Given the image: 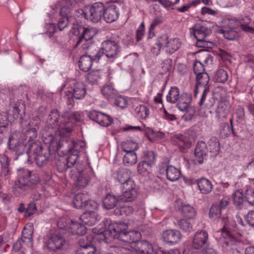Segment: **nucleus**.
<instances>
[{
  "mask_svg": "<svg viewBox=\"0 0 254 254\" xmlns=\"http://www.w3.org/2000/svg\"><path fill=\"white\" fill-rule=\"evenodd\" d=\"M21 127V131L13 132L9 137L7 143L8 149L15 152L17 155L27 151L29 146L40 142L35 140L37 136L35 128H27L25 126Z\"/></svg>",
  "mask_w": 254,
  "mask_h": 254,
  "instance_id": "f257e3e1",
  "label": "nucleus"
},
{
  "mask_svg": "<svg viewBox=\"0 0 254 254\" xmlns=\"http://www.w3.org/2000/svg\"><path fill=\"white\" fill-rule=\"evenodd\" d=\"M40 182L39 175L27 169H20L18 171L17 181L13 186L16 194H21L29 187H33Z\"/></svg>",
  "mask_w": 254,
  "mask_h": 254,
  "instance_id": "f03ea898",
  "label": "nucleus"
},
{
  "mask_svg": "<svg viewBox=\"0 0 254 254\" xmlns=\"http://www.w3.org/2000/svg\"><path fill=\"white\" fill-rule=\"evenodd\" d=\"M57 226L59 229L64 230L72 235L83 236L87 232V229L84 225L66 216L62 217L58 220Z\"/></svg>",
  "mask_w": 254,
  "mask_h": 254,
  "instance_id": "7ed1b4c3",
  "label": "nucleus"
},
{
  "mask_svg": "<svg viewBox=\"0 0 254 254\" xmlns=\"http://www.w3.org/2000/svg\"><path fill=\"white\" fill-rule=\"evenodd\" d=\"M29 147L27 151L25 153L34 155V160L38 166L43 167L48 163L50 157L49 148H43L40 142L31 145Z\"/></svg>",
  "mask_w": 254,
  "mask_h": 254,
  "instance_id": "20e7f679",
  "label": "nucleus"
},
{
  "mask_svg": "<svg viewBox=\"0 0 254 254\" xmlns=\"http://www.w3.org/2000/svg\"><path fill=\"white\" fill-rule=\"evenodd\" d=\"M119 53L120 46L118 42L113 40H105L102 43L101 48L95 55V60L99 61L103 55H105L108 59L113 61L117 58Z\"/></svg>",
  "mask_w": 254,
  "mask_h": 254,
  "instance_id": "39448f33",
  "label": "nucleus"
},
{
  "mask_svg": "<svg viewBox=\"0 0 254 254\" xmlns=\"http://www.w3.org/2000/svg\"><path fill=\"white\" fill-rule=\"evenodd\" d=\"M211 33V30L203 23H196L192 28L190 34H192L200 47L210 48L213 45L209 41L208 36Z\"/></svg>",
  "mask_w": 254,
  "mask_h": 254,
  "instance_id": "423d86ee",
  "label": "nucleus"
},
{
  "mask_svg": "<svg viewBox=\"0 0 254 254\" xmlns=\"http://www.w3.org/2000/svg\"><path fill=\"white\" fill-rule=\"evenodd\" d=\"M210 78L207 73L196 76L195 86L194 90V96L196 98L199 92H202L201 99L199 104L202 105L204 103L207 94L210 91Z\"/></svg>",
  "mask_w": 254,
  "mask_h": 254,
  "instance_id": "0eeeda50",
  "label": "nucleus"
},
{
  "mask_svg": "<svg viewBox=\"0 0 254 254\" xmlns=\"http://www.w3.org/2000/svg\"><path fill=\"white\" fill-rule=\"evenodd\" d=\"M66 241L62 233L55 231L47 236L45 242V247L51 252L62 250Z\"/></svg>",
  "mask_w": 254,
  "mask_h": 254,
  "instance_id": "6e6552de",
  "label": "nucleus"
},
{
  "mask_svg": "<svg viewBox=\"0 0 254 254\" xmlns=\"http://www.w3.org/2000/svg\"><path fill=\"white\" fill-rule=\"evenodd\" d=\"M103 11L104 4L101 2H96L92 5H87V20L94 23L98 22L103 16Z\"/></svg>",
  "mask_w": 254,
  "mask_h": 254,
  "instance_id": "1a4fd4ad",
  "label": "nucleus"
},
{
  "mask_svg": "<svg viewBox=\"0 0 254 254\" xmlns=\"http://www.w3.org/2000/svg\"><path fill=\"white\" fill-rule=\"evenodd\" d=\"M208 235L206 231L201 230L196 232L193 238L191 246L196 250L205 249L208 245Z\"/></svg>",
  "mask_w": 254,
  "mask_h": 254,
  "instance_id": "9d476101",
  "label": "nucleus"
},
{
  "mask_svg": "<svg viewBox=\"0 0 254 254\" xmlns=\"http://www.w3.org/2000/svg\"><path fill=\"white\" fill-rule=\"evenodd\" d=\"M69 92L75 99L81 100L86 94L85 84L82 81L73 80L70 83Z\"/></svg>",
  "mask_w": 254,
  "mask_h": 254,
  "instance_id": "9b49d317",
  "label": "nucleus"
},
{
  "mask_svg": "<svg viewBox=\"0 0 254 254\" xmlns=\"http://www.w3.org/2000/svg\"><path fill=\"white\" fill-rule=\"evenodd\" d=\"M162 239L166 244L174 245L179 243L182 239V235L179 230L168 229L162 233Z\"/></svg>",
  "mask_w": 254,
  "mask_h": 254,
  "instance_id": "f8f14e48",
  "label": "nucleus"
},
{
  "mask_svg": "<svg viewBox=\"0 0 254 254\" xmlns=\"http://www.w3.org/2000/svg\"><path fill=\"white\" fill-rule=\"evenodd\" d=\"M88 116L91 120L104 127H108L113 122V119L110 116L95 110L89 112Z\"/></svg>",
  "mask_w": 254,
  "mask_h": 254,
  "instance_id": "ddd939ff",
  "label": "nucleus"
},
{
  "mask_svg": "<svg viewBox=\"0 0 254 254\" xmlns=\"http://www.w3.org/2000/svg\"><path fill=\"white\" fill-rule=\"evenodd\" d=\"M190 102V97L189 95L181 94L180 99L177 102V106L180 111L186 112V113L188 114L189 118L191 119L195 113V110L193 107L189 106Z\"/></svg>",
  "mask_w": 254,
  "mask_h": 254,
  "instance_id": "4468645a",
  "label": "nucleus"
},
{
  "mask_svg": "<svg viewBox=\"0 0 254 254\" xmlns=\"http://www.w3.org/2000/svg\"><path fill=\"white\" fill-rule=\"evenodd\" d=\"M74 124L69 121L65 116H62L60 124L58 125L57 130L60 137H67L71 133Z\"/></svg>",
  "mask_w": 254,
  "mask_h": 254,
  "instance_id": "2eb2a0df",
  "label": "nucleus"
},
{
  "mask_svg": "<svg viewBox=\"0 0 254 254\" xmlns=\"http://www.w3.org/2000/svg\"><path fill=\"white\" fill-rule=\"evenodd\" d=\"M25 104L23 101L16 102L12 107V110L7 112L9 118H11L13 121L20 118V122L24 121L23 115H25Z\"/></svg>",
  "mask_w": 254,
  "mask_h": 254,
  "instance_id": "dca6fc26",
  "label": "nucleus"
},
{
  "mask_svg": "<svg viewBox=\"0 0 254 254\" xmlns=\"http://www.w3.org/2000/svg\"><path fill=\"white\" fill-rule=\"evenodd\" d=\"M119 8L115 4H111L107 7L104 6L103 16L108 23H112L117 20L119 16Z\"/></svg>",
  "mask_w": 254,
  "mask_h": 254,
  "instance_id": "f3484780",
  "label": "nucleus"
},
{
  "mask_svg": "<svg viewBox=\"0 0 254 254\" xmlns=\"http://www.w3.org/2000/svg\"><path fill=\"white\" fill-rule=\"evenodd\" d=\"M173 143L178 146L181 150L190 148L191 145V140L189 136L185 134H176L172 138Z\"/></svg>",
  "mask_w": 254,
  "mask_h": 254,
  "instance_id": "a211bd4d",
  "label": "nucleus"
},
{
  "mask_svg": "<svg viewBox=\"0 0 254 254\" xmlns=\"http://www.w3.org/2000/svg\"><path fill=\"white\" fill-rule=\"evenodd\" d=\"M140 238L141 234L137 231L122 232L120 235L117 236L118 239L127 243H137Z\"/></svg>",
  "mask_w": 254,
  "mask_h": 254,
  "instance_id": "6ab92c4d",
  "label": "nucleus"
},
{
  "mask_svg": "<svg viewBox=\"0 0 254 254\" xmlns=\"http://www.w3.org/2000/svg\"><path fill=\"white\" fill-rule=\"evenodd\" d=\"M80 30H82L81 35L78 38L75 47L78 46L81 42L90 40L97 34L96 29L92 27H80L79 31Z\"/></svg>",
  "mask_w": 254,
  "mask_h": 254,
  "instance_id": "aec40b11",
  "label": "nucleus"
},
{
  "mask_svg": "<svg viewBox=\"0 0 254 254\" xmlns=\"http://www.w3.org/2000/svg\"><path fill=\"white\" fill-rule=\"evenodd\" d=\"M43 137L44 143L48 145L49 148L58 151L61 148L60 137H56L52 134L47 133Z\"/></svg>",
  "mask_w": 254,
  "mask_h": 254,
  "instance_id": "412c9836",
  "label": "nucleus"
},
{
  "mask_svg": "<svg viewBox=\"0 0 254 254\" xmlns=\"http://www.w3.org/2000/svg\"><path fill=\"white\" fill-rule=\"evenodd\" d=\"M71 9L68 5L63 6L60 13V18L58 20V27L60 31L67 26L68 23V15L70 13Z\"/></svg>",
  "mask_w": 254,
  "mask_h": 254,
  "instance_id": "4be33fe9",
  "label": "nucleus"
},
{
  "mask_svg": "<svg viewBox=\"0 0 254 254\" xmlns=\"http://www.w3.org/2000/svg\"><path fill=\"white\" fill-rule=\"evenodd\" d=\"M80 219L85 224L92 226L99 221L100 217L95 211L89 210L84 212Z\"/></svg>",
  "mask_w": 254,
  "mask_h": 254,
  "instance_id": "5701e85b",
  "label": "nucleus"
},
{
  "mask_svg": "<svg viewBox=\"0 0 254 254\" xmlns=\"http://www.w3.org/2000/svg\"><path fill=\"white\" fill-rule=\"evenodd\" d=\"M208 149L206 143L202 141H198L194 150L195 159L199 163L203 162L204 158L206 156Z\"/></svg>",
  "mask_w": 254,
  "mask_h": 254,
  "instance_id": "b1692460",
  "label": "nucleus"
},
{
  "mask_svg": "<svg viewBox=\"0 0 254 254\" xmlns=\"http://www.w3.org/2000/svg\"><path fill=\"white\" fill-rule=\"evenodd\" d=\"M122 194L119 195V199L122 202H131L136 197L137 191L136 188H121Z\"/></svg>",
  "mask_w": 254,
  "mask_h": 254,
  "instance_id": "393cba45",
  "label": "nucleus"
},
{
  "mask_svg": "<svg viewBox=\"0 0 254 254\" xmlns=\"http://www.w3.org/2000/svg\"><path fill=\"white\" fill-rule=\"evenodd\" d=\"M60 113L57 109L51 111L46 121V126L49 128L56 129L60 124Z\"/></svg>",
  "mask_w": 254,
  "mask_h": 254,
  "instance_id": "a878e982",
  "label": "nucleus"
},
{
  "mask_svg": "<svg viewBox=\"0 0 254 254\" xmlns=\"http://www.w3.org/2000/svg\"><path fill=\"white\" fill-rule=\"evenodd\" d=\"M231 106L229 102L226 100L220 101L215 111L216 117L219 120H222L226 118L230 112Z\"/></svg>",
  "mask_w": 254,
  "mask_h": 254,
  "instance_id": "bb28decb",
  "label": "nucleus"
},
{
  "mask_svg": "<svg viewBox=\"0 0 254 254\" xmlns=\"http://www.w3.org/2000/svg\"><path fill=\"white\" fill-rule=\"evenodd\" d=\"M93 61L97 62L95 60V56L85 54L81 56L78 62L80 69L84 72L88 71L91 68Z\"/></svg>",
  "mask_w": 254,
  "mask_h": 254,
  "instance_id": "cd10ccee",
  "label": "nucleus"
},
{
  "mask_svg": "<svg viewBox=\"0 0 254 254\" xmlns=\"http://www.w3.org/2000/svg\"><path fill=\"white\" fill-rule=\"evenodd\" d=\"M113 177L121 185L132 177V174L129 170L120 168L113 174Z\"/></svg>",
  "mask_w": 254,
  "mask_h": 254,
  "instance_id": "c85d7f7f",
  "label": "nucleus"
},
{
  "mask_svg": "<svg viewBox=\"0 0 254 254\" xmlns=\"http://www.w3.org/2000/svg\"><path fill=\"white\" fill-rule=\"evenodd\" d=\"M162 170L163 169L161 168L160 172H162ZM163 171L166 172L167 179L172 182L179 180L181 175V171L172 165L168 166L163 169Z\"/></svg>",
  "mask_w": 254,
  "mask_h": 254,
  "instance_id": "c756f323",
  "label": "nucleus"
},
{
  "mask_svg": "<svg viewBox=\"0 0 254 254\" xmlns=\"http://www.w3.org/2000/svg\"><path fill=\"white\" fill-rule=\"evenodd\" d=\"M119 199V195L117 197L116 195L108 193L103 199V206L107 210H110L114 208L116 205Z\"/></svg>",
  "mask_w": 254,
  "mask_h": 254,
  "instance_id": "7c9ffc66",
  "label": "nucleus"
},
{
  "mask_svg": "<svg viewBox=\"0 0 254 254\" xmlns=\"http://www.w3.org/2000/svg\"><path fill=\"white\" fill-rule=\"evenodd\" d=\"M233 200L234 204L237 209L241 210L244 207L246 201L244 197L242 190H236L233 193Z\"/></svg>",
  "mask_w": 254,
  "mask_h": 254,
  "instance_id": "2f4dec72",
  "label": "nucleus"
},
{
  "mask_svg": "<svg viewBox=\"0 0 254 254\" xmlns=\"http://www.w3.org/2000/svg\"><path fill=\"white\" fill-rule=\"evenodd\" d=\"M90 181L89 174L85 171L79 172L76 176V184L79 188L86 187Z\"/></svg>",
  "mask_w": 254,
  "mask_h": 254,
  "instance_id": "473e14b6",
  "label": "nucleus"
},
{
  "mask_svg": "<svg viewBox=\"0 0 254 254\" xmlns=\"http://www.w3.org/2000/svg\"><path fill=\"white\" fill-rule=\"evenodd\" d=\"M198 187L202 193L207 194L209 193L212 189V184L208 180L202 178L197 181Z\"/></svg>",
  "mask_w": 254,
  "mask_h": 254,
  "instance_id": "72a5a7b5",
  "label": "nucleus"
},
{
  "mask_svg": "<svg viewBox=\"0 0 254 254\" xmlns=\"http://www.w3.org/2000/svg\"><path fill=\"white\" fill-rule=\"evenodd\" d=\"M88 199L89 197L87 194H77L73 199V204L74 207L76 208H84L85 203Z\"/></svg>",
  "mask_w": 254,
  "mask_h": 254,
  "instance_id": "f704fd0d",
  "label": "nucleus"
},
{
  "mask_svg": "<svg viewBox=\"0 0 254 254\" xmlns=\"http://www.w3.org/2000/svg\"><path fill=\"white\" fill-rule=\"evenodd\" d=\"M21 127L25 126L27 128H35L36 131H37V130L39 129L40 124L41 120L38 116H34L32 117L30 121L27 122L26 120L21 121L20 122Z\"/></svg>",
  "mask_w": 254,
  "mask_h": 254,
  "instance_id": "c9c22d12",
  "label": "nucleus"
},
{
  "mask_svg": "<svg viewBox=\"0 0 254 254\" xmlns=\"http://www.w3.org/2000/svg\"><path fill=\"white\" fill-rule=\"evenodd\" d=\"M128 225L124 222L116 224V225L110 226L109 231L113 235L114 238H117L122 232L126 231Z\"/></svg>",
  "mask_w": 254,
  "mask_h": 254,
  "instance_id": "e433bc0d",
  "label": "nucleus"
},
{
  "mask_svg": "<svg viewBox=\"0 0 254 254\" xmlns=\"http://www.w3.org/2000/svg\"><path fill=\"white\" fill-rule=\"evenodd\" d=\"M101 93L108 99H113L118 95L117 91L112 85H104L101 89Z\"/></svg>",
  "mask_w": 254,
  "mask_h": 254,
  "instance_id": "4c0bfd02",
  "label": "nucleus"
},
{
  "mask_svg": "<svg viewBox=\"0 0 254 254\" xmlns=\"http://www.w3.org/2000/svg\"><path fill=\"white\" fill-rule=\"evenodd\" d=\"M181 44L178 38H171L166 46V52L169 54H173L177 51L181 47Z\"/></svg>",
  "mask_w": 254,
  "mask_h": 254,
  "instance_id": "58836bf2",
  "label": "nucleus"
},
{
  "mask_svg": "<svg viewBox=\"0 0 254 254\" xmlns=\"http://www.w3.org/2000/svg\"><path fill=\"white\" fill-rule=\"evenodd\" d=\"M180 96L179 89L176 87H172L167 95V101L171 103H176L178 101Z\"/></svg>",
  "mask_w": 254,
  "mask_h": 254,
  "instance_id": "ea45409f",
  "label": "nucleus"
},
{
  "mask_svg": "<svg viewBox=\"0 0 254 254\" xmlns=\"http://www.w3.org/2000/svg\"><path fill=\"white\" fill-rule=\"evenodd\" d=\"M181 209L183 216L187 219H192L196 215V211L194 208L190 205H183L182 206Z\"/></svg>",
  "mask_w": 254,
  "mask_h": 254,
  "instance_id": "a19ab883",
  "label": "nucleus"
},
{
  "mask_svg": "<svg viewBox=\"0 0 254 254\" xmlns=\"http://www.w3.org/2000/svg\"><path fill=\"white\" fill-rule=\"evenodd\" d=\"M134 111L137 117L141 119H146L150 113L149 108L143 105H138Z\"/></svg>",
  "mask_w": 254,
  "mask_h": 254,
  "instance_id": "79ce46f5",
  "label": "nucleus"
},
{
  "mask_svg": "<svg viewBox=\"0 0 254 254\" xmlns=\"http://www.w3.org/2000/svg\"><path fill=\"white\" fill-rule=\"evenodd\" d=\"M233 24H235V23ZM235 25L232 26V28H230L229 29H221L219 30L220 33L223 34L224 37L229 40H233L237 38L239 36L238 33L234 30V27Z\"/></svg>",
  "mask_w": 254,
  "mask_h": 254,
  "instance_id": "37998d69",
  "label": "nucleus"
},
{
  "mask_svg": "<svg viewBox=\"0 0 254 254\" xmlns=\"http://www.w3.org/2000/svg\"><path fill=\"white\" fill-rule=\"evenodd\" d=\"M85 145L84 142L82 141H75L71 140L69 143L68 151L72 153L78 155L80 149Z\"/></svg>",
  "mask_w": 254,
  "mask_h": 254,
  "instance_id": "c03bdc74",
  "label": "nucleus"
},
{
  "mask_svg": "<svg viewBox=\"0 0 254 254\" xmlns=\"http://www.w3.org/2000/svg\"><path fill=\"white\" fill-rule=\"evenodd\" d=\"M209 149L210 152H212L214 155L218 154L220 149V145L219 140L216 137L212 136L208 142Z\"/></svg>",
  "mask_w": 254,
  "mask_h": 254,
  "instance_id": "a18cd8bd",
  "label": "nucleus"
},
{
  "mask_svg": "<svg viewBox=\"0 0 254 254\" xmlns=\"http://www.w3.org/2000/svg\"><path fill=\"white\" fill-rule=\"evenodd\" d=\"M137 161V156L134 151L127 152L124 155L123 162L127 166L132 165L136 163Z\"/></svg>",
  "mask_w": 254,
  "mask_h": 254,
  "instance_id": "49530a36",
  "label": "nucleus"
},
{
  "mask_svg": "<svg viewBox=\"0 0 254 254\" xmlns=\"http://www.w3.org/2000/svg\"><path fill=\"white\" fill-rule=\"evenodd\" d=\"M33 231L31 229L24 228L22 232V241L26 244L32 245Z\"/></svg>",
  "mask_w": 254,
  "mask_h": 254,
  "instance_id": "de8ad7c7",
  "label": "nucleus"
},
{
  "mask_svg": "<svg viewBox=\"0 0 254 254\" xmlns=\"http://www.w3.org/2000/svg\"><path fill=\"white\" fill-rule=\"evenodd\" d=\"M9 159L8 157L4 154H3L0 157V162L1 163V172H0V174H3L4 176L8 174L9 172Z\"/></svg>",
  "mask_w": 254,
  "mask_h": 254,
  "instance_id": "09e8293b",
  "label": "nucleus"
},
{
  "mask_svg": "<svg viewBox=\"0 0 254 254\" xmlns=\"http://www.w3.org/2000/svg\"><path fill=\"white\" fill-rule=\"evenodd\" d=\"M228 75L223 69H218L214 76V80L217 82L225 83L228 80Z\"/></svg>",
  "mask_w": 254,
  "mask_h": 254,
  "instance_id": "8fccbe9b",
  "label": "nucleus"
},
{
  "mask_svg": "<svg viewBox=\"0 0 254 254\" xmlns=\"http://www.w3.org/2000/svg\"><path fill=\"white\" fill-rule=\"evenodd\" d=\"M137 245L140 250L143 254H150L153 252V247L149 242L146 241H138Z\"/></svg>",
  "mask_w": 254,
  "mask_h": 254,
  "instance_id": "3c124183",
  "label": "nucleus"
},
{
  "mask_svg": "<svg viewBox=\"0 0 254 254\" xmlns=\"http://www.w3.org/2000/svg\"><path fill=\"white\" fill-rule=\"evenodd\" d=\"M229 24L232 25L233 22L235 23L236 24L234 26V27H237L240 25L241 26V29L247 32L251 33H254V28L253 27H250L248 26L247 25L243 24L241 22L239 21L236 18L234 19H228Z\"/></svg>",
  "mask_w": 254,
  "mask_h": 254,
  "instance_id": "603ef678",
  "label": "nucleus"
},
{
  "mask_svg": "<svg viewBox=\"0 0 254 254\" xmlns=\"http://www.w3.org/2000/svg\"><path fill=\"white\" fill-rule=\"evenodd\" d=\"M179 228L184 232H190L193 230L192 224L189 220L182 219L178 221Z\"/></svg>",
  "mask_w": 254,
  "mask_h": 254,
  "instance_id": "864d4df0",
  "label": "nucleus"
},
{
  "mask_svg": "<svg viewBox=\"0 0 254 254\" xmlns=\"http://www.w3.org/2000/svg\"><path fill=\"white\" fill-rule=\"evenodd\" d=\"M137 148L138 145L137 143L132 141L127 140L122 144V148L123 150L126 153L130 152L131 151L134 152Z\"/></svg>",
  "mask_w": 254,
  "mask_h": 254,
  "instance_id": "5fc2aeb1",
  "label": "nucleus"
},
{
  "mask_svg": "<svg viewBox=\"0 0 254 254\" xmlns=\"http://www.w3.org/2000/svg\"><path fill=\"white\" fill-rule=\"evenodd\" d=\"M101 78V74L99 70H93L89 72L86 76V80L90 83L94 84L97 82Z\"/></svg>",
  "mask_w": 254,
  "mask_h": 254,
  "instance_id": "6e6d98bb",
  "label": "nucleus"
},
{
  "mask_svg": "<svg viewBox=\"0 0 254 254\" xmlns=\"http://www.w3.org/2000/svg\"><path fill=\"white\" fill-rule=\"evenodd\" d=\"M210 218L216 219L220 218L221 216V209L217 204H213L212 205L209 213Z\"/></svg>",
  "mask_w": 254,
  "mask_h": 254,
  "instance_id": "4d7b16f0",
  "label": "nucleus"
},
{
  "mask_svg": "<svg viewBox=\"0 0 254 254\" xmlns=\"http://www.w3.org/2000/svg\"><path fill=\"white\" fill-rule=\"evenodd\" d=\"M152 166L145 161H142L137 165V171L140 174L145 175L151 171Z\"/></svg>",
  "mask_w": 254,
  "mask_h": 254,
  "instance_id": "13d9d810",
  "label": "nucleus"
},
{
  "mask_svg": "<svg viewBox=\"0 0 254 254\" xmlns=\"http://www.w3.org/2000/svg\"><path fill=\"white\" fill-rule=\"evenodd\" d=\"M97 250L93 245L88 246L79 248L76 251V254H95Z\"/></svg>",
  "mask_w": 254,
  "mask_h": 254,
  "instance_id": "bf43d9fd",
  "label": "nucleus"
},
{
  "mask_svg": "<svg viewBox=\"0 0 254 254\" xmlns=\"http://www.w3.org/2000/svg\"><path fill=\"white\" fill-rule=\"evenodd\" d=\"M169 39V37L167 34H162L157 38L156 45L160 48H165Z\"/></svg>",
  "mask_w": 254,
  "mask_h": 254,
  "instance_id": "052dcab7",
  "label": "nucleus"
},
{
  "mask_svg": "<svg viewBox=\"0 0 254 254\" xmlns=\"http://www.w3.org/2000/svg\"><path fill=\"white\" fill-rule=\"evenodd\" d=\"M162 74H167L173 69V61L172 59L167 58L162 63L161 65Z\"/></svg>",
  "mask_w": 254,
  "mask_h": 254,
  "instance_id": "680f3d73",
  "label": "nucleus"
},
{
  "mask_svg": "<svg viewBox=\"0 0 254 254\" xmlns=\"http://www.w3.org/2000/svg\"><path fill=\"white\" fill-rule=\"evenodd\" d=\"M246 201L251 205H254V189L251 187H247L245 191Z\"/></svg>",
  "mask_w": 254,
  "mask_h": 254,
  "instance_id": "e2e57ef3",
  "label": "nucleus"
},
{
  "mask_svg": "<svg viewBox=\"0 0 254 254\" xmlns=\"http://www.w3.org/2000/svg\"><path fill=\"white\" fill-rule=\"evenodd\" d=\"M56 167L57 170L60 172L65 171L68 167L66 165V159L64 157H60L56 162Z\"/></svg>",
  "mask_w": 254,
  "mask_h": 254,
  "instance_id": "0e129e2a",
  "label": "nucleus"
},
{
  "mask_svg": "<svg viewBox=\"0 0 254 254\" xmlns=\"http://www.w3.org/2000/svg\"><path fill=\"white\" fill-rule=\"evenodd\" d=\"M193 72L196 76L207 73L203 64L200 62L195 61L193 64Z\"/></svg>",
  "mask_w": 254,
  "mask_h": 254,
  "instance_id": "69168bd1",
  "label": "nucleus"
},
{
  "mask_svg": "<svg viewBox=\"0 0 254 254\" xmlns=\"http://www.w3.org/2000/svg\"><path fill=\"white\" fill-rule=\"evenodd\" d=\"M156 155L153 151H147L144 155V160L146 163L153 166L156 160Z\"/></svg>",
  "mask_w": 254,
  "mask_h": 254,
  "instance_id": "338daca9",
  "label": "nucleus"
},
{
  "mask_svg": "<svg viewBox=\"0 0 254 254\" xmlns=\"http://www.w3.org/2000/svg\"><path fill=\"white\" fill-rule=\"evenodd\" d=\"M115 98V104L116 106L120 107L122 109L125 108L127 106V101L122 96H116Z\"/></svg>",
  "mask_w": 254,
  "mask_h": 254,
  "instance_id": "774afa93",
  "label": "nucleus"
}]
</instances>
